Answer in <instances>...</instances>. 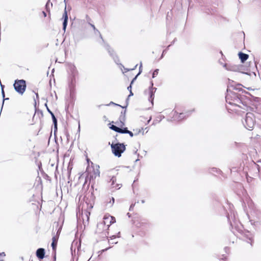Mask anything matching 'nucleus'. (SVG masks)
Returning a JSON list of instances; mask_svg holds the SVG:
<instances>
[{
  "instance_id": "6e6d98bb",
  "label": "nucleus",
  "mask_w": 261,
  "mask_h": 261,
  "mask_svg": "<svg viewBox=\"0 0 261 261\" xmlns=\"http://www.w3.org/2000/svg\"><path fill=\"white\" fill-rule=\"evenodd\" d=\"M139 160V159H137V160L135 161V162H138Z\"/></svg>"
},
{
  "instance_id": "bb28decb",
  "label": "nucleus",
  "mask_w": 261,
  "mask_h": 261,
  "mask_svg": "<svg viewBox=\"0 0 261 261\" xmlns=\"http://www.w3.org/2000/svg\"><path fill=\"white\" fill-rule=\"evenodd\" d=\"M45 106L46 107L47 110V111L48 112V113H49L50 115H51V114H53V112H52V111H51L49 110V109L47 107V104H46V103H45Z\"/></svg>"
},
{
  "instance_id": "6ab92c4d",
  "label": "nucleus",
  "mask_w": 261,
  "mask_h": 261,
  "mask_svg": "<svg viewBox=\"0 0 261 261\" xmlns=\"http://www.w3.org/2000/svg\"><path fill=\"white\" fill-rule=\"evenodd\" d=\"M94 30V33L95 35H99V37H100V38L102 39V41H103V40L102 39V36L100 33V32L96 29V30Z\"/></svg>"
},
{
  "instance_id": "c756f323",
  "label": "nucleus",
  "mask_w": 261,
  "mask_h": 261,
  "mask_svg": "<svg viewBox=\"0 0 261 261\" xmlns=\"http://www.w3.org/2000/svg\"><path fill=\"white\" fill-rule=\"evenodd\" d=\"M6 256V254L4 252L0 253V256L5 257Z\"/></svg>"
},
{
  "instance_id": "9d476101",
  "label": "nucleus",
  "mask_w": 261,
  "mask_h": 261,
  "mask_svg": "<svg viewBox=\"0 0 261 261\" xmlns=\"http://www.w3.org/2000/svg\"><path fill=\"white\" fill-rule=\"evenodd\" d=\"M107 50H108V52L109 53L110 55L113 58L115 62L116 63H117V60H118V57L115 54L114 50L110 46L108 47Z\"/></svg>"
},
{
  "instance_id": "dca6fc26",
  "label": "nucleus",
  "mask_w": 261,
  "mask_h": 261,
  "mask_svg": "<svg viewBox=\"0 0 261 261\" xmlns=\"http://www.w3.org/2000/svg\"><path fill=\"white\" fill-rule=\"evenodd\" d=\"M110 128L112 130H114V131H115V132H117V133H119V130H119L120 127H118V126H116V125H112L110 127Z\"/></svg>"
},
{
  "instance_id": "c85d7f7f",
  "label": "nucleus",
  "mask_w": 261,
  "mask_h": 261,
  "mask_svg": "<svg viewBox=\"0 0 261 261\" xmlns=\"http://www.w3.org/2000/svg\"><path fill=\"white\" fill-rule=\"evenodd\" d=\"M9 100V98H5V97H4V98H3V103H2V107L1 110H2L3 107L4 103V101H5V100Z\"/></svg>"
},
{
  "instance_id": "ea45409f",
  "label": "nucleus",
  "mask_w": 261,
  "mask_h": 261,
  "mask_svg": "<svg viewBox=\"0 0 261 261\" xmlns=\"http://www.w3.org/2000/svg\"><path fill=\"white\" fill-rule=\"evenodd\" d=\"M36 98H37V99H38V98H39V95H38V93H36Z\"/></svg>"
},
{
  "instance_id": "c9c22d12",
  "label": "nucleus",
  "mask_w": 261,
  "mask_h": 261,
  "mask_svg": "<svg viewBox=\"0 0 261 261\" xmlns=\"http://www.w3.org/2000/svg\"><path fill=\"white\" fill-rule=\"evenodd\" d=\"M50 115L51 116L52 119L56 118V117H55V116L54 113L51 114V115Z\"/></svg>"
},
{
  "instance_id": "4be33fe9",
  "label": "nucleus",
  "mask_w": 261,
  "mask_h": 261,
  "mask_svg": "<svg viewBox=\"0 0 261 261\" xmlns=\"http://www.w3.org/2000/svg\"><path fill=\"white\" fill-rule=\"evenodd\" d=\"M116 177L114 176H113L112 178L111 179V181L112 182V185H114L115 182L116 181Z\"/></svg>"
},
{
  "instance_id": "b1692460",
  "label": "nucleus",
  "mask_w": 261,
  "mask_h": 261,
  "mask_svg": "<svg viewBox=\"0 0 261 261\" xmlns=\"http://www.w3.org/2000/svg\"><path fill=\"white\" fill-rule=\"evenodd\" d=\"M99 174L100 172L98 169L96 170V171H94L95 178L97 176H99Z\"/></svg>"
},
{
  "instance_id": "58836bf2",
  "label": "nucleus",
  "mask_w": 261,
  "mask_h": 261,
  "mask_svg": "<svg viewBox=\"0 0 261 261\" xmlns=\"http://www.w3.org/2000/svg\"><path fill=\"white\" fill-rule=\"evenodd\" d=\"M134 205H131L130 207H129V211H131V209L133 208V207H134Z\"/></svg>"
},
{
  "instance_id": "de8ad7c7",
  "label": "nucleus",
  "mask_w": 261,
  "mask_h": 261,
  "mask_svg": "<svg viewBox=\"0 0 261 261\" xmlns=\"http://www.w3.org/2000/svg\"><path fill=\"white\" fill-rule=\"evenodd\" d=\"M48 5V2L47 3V4H46V9H47Z\"/></svg>"
},
{
  "instance_id": "c03bdc74",
  "label": "nucleus",
  "mask_w": 261,
  "mask_h": 261,
  "mask_svg": "<svg viewBox=\"0 0 261 261\" xmlns=\"http://www.w3.org/2000/svg\"><path fill=\"white\" fill-rule=\"evenodd\" d=\"M228 98V94H227L226 96V100H227V99Z\"/></svg>"
},
{
  "instance_id": "0e129e2a",
  "label": "nucleus",
  "mask_w": 261,
  "mask_h": 261,
  "mask_svg": "<svg viewBox=\"0 0 261 261\" xmlns=\"http://www.w3.org/2000/svg\"><path fill=\"white\" fill-rule=\"evenodd\" d=\"M0 261H3V259H0Z\"/></svg>"
},
{
  "instance_id": "a18cd8bd",
  "label": "nucleus",
  "mask_w": 261,
  "mask_h": 261,
  "mask_svg": "<svg viewBox=\"0 0 261 261\" xmlns=\"http://www.w3.org/2000/svg\"><path fill=\"white\" fill-rule=\"evenodd\" d=\"M141 133H142V135H144V129L143 130H142Z\"/></svg>"
},
{
  "instance_id": "3c124183",
  "label": "nucleus",
  "mask_w": 261,
  "mask_h": 261,
  "mask_svg": "<svg viewBox=\"0 0 261 261\" xmlns=\"http://www.w3.org/2000/svg\"><path fill=\"white\" fill-rule=\"evenodd\" d=\"M163 57V53H162V56L161 57V59H162Z\"/></svg>"
},
{
  "instance_id": "9b49d317",
  "label": "nucleus",
  "mask_w": 261,
  "mask_h": 261,
  "mask_svg": "<svg viewBox=\"0 0 261 261\" xmlns=\"http://www.w3.org/2000/svg\"><path fill=\"white\" fill-rule=\"evenodd\" d=\"M58 242V238L54 236L52 238V243L51 246L52 247L53 250L55 252L57 246Z\"/></svg>"
},
{
  "instance_id": "603ef678",
  "label": "nucleus",
  "mask_w": 261,
  "mask_h": 261,
  "mask_svg": "<svg viewBox=\"0 0 261 261\" xmlns=\"http://www.w3.org/2000/svg\"><path fill=\"white\" fill-rule=\"evenodd\" d=\"M144 202H145V201H144V200H142V203H144Z\"/></svg>"
},
{
  "instance_id": "09e8293b",
  "label": "nucleus",
  "mask_w": 261,
  "mask_h": 261,
  "mask_svg": "<svg viewBox=\"0 0 261 261\" xmlns=\"http://www.w3.org/2000/svg\"><path fill=\"white\" fill-rule=\"evenodd\" d=\"M137 66V65H135V68H133V69H132V70H134V69H135V68H136Z\"/></svg>"
},
{
  "instance_id": "2eb2a0df",
  "label": "nucleus",
  "mask_w": 261,
  "mask_h": 261,
  "mask_svg": "<svg viewBox=\"0 0 261 261\" xmlns=\"http://www.w3.org/2000/svg\"><path fill=\"white\" fill-rule=\"evenodd\" d=\"M119 133L127 134L128 132L127 127H120Z\"/></svg>"
},
{
  "instance_id": "680f3d73",
  "label": "nucleus",
  "mask_w": 261,
  "mask_h": 261,
  "mask_svg": "<svg viewBox=\"0 0 261 261\" xmlns=\"http://www.w3.org/2000/svg\"><path fill=\"white\" fill-rule=\"evenodd\" d=\"M145 131H146V133L148 132V130H146V129H145Z\"/></svg>"
},
{
  "instance_id": "49530a36",
  "label": "nucleus",
  "mask_w": 261,
  "mask_h": 261,
  "mask_svg": "<svg viewBox=\"0 0 261 261\" xmlns=\"http://www.w3.org/2000/svg\"><path fill=\"white\" fill-rule=\"evenodd\" d=\"M120 232H119L118 233L117 237H120Z\"/></svg>"
},
{
  "instance_id": "20e7f679",
  "label": "nucleus",
  "mask_w": 261,
  "mask_h": 261,
  "mask_svg": "<svg viewBox=\"0 0 261 261\" xmlns=\"http://www.w3.org/2000/svg\"><path fill=\"white\" fill-rule=\"evenodd\" d=\"M153 83L152 81L150 82V86L149 87V89L148 90L145 91L144 92L146 94H148V100L150 101L151 103L152 106L153 105V99H154V93L155 92L156 90V88H154L153 87Z\"/></svg>"
},
{
  "instance_id": "4d7b16f0",
  "label": "nucleus",
  "mask_w": 261,
  "mask_h": 261,
  "mask_svg": "<svg viewBox=\"0 0 261 261\" xmlns=\"http://www.w3.org/2000/svg\"><path fill=\"white\" fill-rule=\"evenodd\" d=\"M56 254H55V256H54V259H55V260H56Z\"/></svg>"
},
{
  "instance_id": "cd10ccee",
  "label": "nucleus",
  "mask_w": 261,
  "mask_h": 261,
  "mask_svg": "<svg viewBox=\"0 0 261 261\" xmlns=\"http://www.w3.org/2000/svg\"><path fill=\"white\" fill-rule=\"evenodd\" d=\"M241 85H239V87H236L235 88V89L237 90H238L239 91H243V89L241 87H240Z\"/></svg>"
},
{
  "instance_id": "a19ab883",
  "label": "nucleus",
  "mask_w": 261,
  "mask_h": 261,
  "mask_svg": "<svg viewBox=\"0 0 261 261\" xmlns=\"http://www.w3.org/2000/svg\"><path fill=\"white\" fill-rule=\"evenodd\" d=\"M1 86L2 90V89H4V85H2L1 84Z\"/></svg>"
},
{
  "instance_id": "37998d69",
  "label": "nucleus",
  "mask_w": 261,
  "mask_h": 261,
  "mask_svg": "<svg viewBox=\"0 0 261 261\" xmlns=\"http://www.w3.org/2000/svg\"><path fill=\"white\" fill-rule=\"evenodd\" d=\"M43 15H44V17H46V13H45V12H43Z\"/></svg>"
},
{
  "instance_id": "2f4dec72",
  "label": "nucleus",
  "mask_w": 261,
  "mask_h": 261,
  "mask_svg": "<svg viewBox=\"0 0 261 261\" xmlns=\"http://www.w3.org/2000/svg\"><path fill=\"white\" fill-rule=\"evenodd\" d=\"M89 24L91 26V27L93 28V30H96V28L94 26V25H93V24L90 23H89Z\"/></svg>"
},
{
  "instance_id": "f257e3e1",
  "label": "nucleus",
  "mask_w": 261,
  "mask_h": 261,
  "mask_svg": "<svg viewBox=\"0 0 261 261\" xmlns=\"http://www.w3.org/2000/svg\"><path fill=\"white\" fill-rule=\"evenodd\" d=\"M111 147L112 153L115 156L118 158L121 156L122 153L124 152L126 149V147L124 144L120 142H113Z\"/></svg>"
},
{
  "instance_id": "5701e85b",
  "label": "nucleus",
  "mask_w": 261,
  "mask_h": 261,
  "mask_svg": "<svg viewBox=\"0 0 261 261\" xmlns=\"http://www.w3.org/2000/svg\"><path fill=\"white\" fill-rule=\"evenodd\" d=\"M52 120H53L54 125H56L57 124H58L57 119L56 118L52 119Z\"/></svg>"
},
{
  "instance_id": "e2e57ef3",
  "label": "nucleus",
  "mask_w": 261,
  "mask_h": 261,
  "mask_svg": "<svg viewBox=\"0 0 261 261\" xmlns=\"http://www.w3.org/2000/svg\"><path fill=\"white\" fill-rule=\"evenodd\" d=\"M145 131H146V133L148 132V130H146V129H145Z\"/></svg>"
},
{
  "instance_id": "aec40b11",
  "label": "nucleus",
  "mask_w": 261,
  "mask_h": 261,
  "mask_svg": "<svg viewBox=\"0 0 261 261\" xmlns=\"http://www.w3.org/2000/svg\"><path fill=\"white\" fill-rule=\"evenodd\" d=\"M114 201H115L114 198L112 197L111 200L108 203V205H109V206L110 207L112 206L113 205Z\"/></svg>"
},
{
  "instance_id": "6e6552de",
  "label": "nucleus",
  "mask_w": 261,
  "mask_h": 261,
  "mask_svg": "<svg viewBox=\"0 0 261 261\" xmlns=\"http://www.w3.org/2000/svg\"><path fill=\"white\" fill-rule=\"evenodd\" d=\"M238 56L239 59L241 60V62L242 63H244L249 58V55L248 54H245L241 51L239 53Z\"/></svg>"
},
{
  "instance_id": "1a4fd4ad",
  "label": "nucleus",
  "mask_w": 261,
  "mask_h": 261,
  "mask_svg": "<svg viewBox=\"0 0 261 261\" xmlns=\"http://www.w3.org/2000/svg\"><path fill=\"white\" fill-rule=\"evenodd\" d=\"M104 221H103V224L106 225L107 221H110V224H111L112 223H113L116 222V220L115 217L113 216H105L103 218Z\"/></svg>"
},
{
  "instance_id": "a878e982",
  "label": "nucleus",
  "mask_w": 261,
  "mask_h": 261,
  "mask_svg": "<svg viewBox=\"0 0 261 261\" xmlns=\"http://www.w3.org/2000/svg\"><path fill=\"white\" fill-rule=\"evenodd\" d=\"M127 134H128L131 137H133L134 135H135L134 133L130 130H128V132L127 133Z\"/></svg>"
},
{
  "instance_id": "a211bd4d",
  "label": "nucleus",
  "mask_w": 261,
  "mask_h": 261,
  "mask_svg": "<svg viewBox=\"0 0 261 261\" xmlns=\"http://www.w3.org/2000/svg\"><path fill=\"white\" fill-rule=\"evenodd\" d=\"M116 238V236H112L111 237V241H109V243H111V244H117L118 243L117 241L115 242L114 241H113V239H115Z\"/></svg>"
},
{
  "instance_id": "e433bc0d",
  "label": "nucleus",
  "mask_w": 261,
  "mask_h": 261,
  "mask_svg": "<svg viewBox=\"0 0 261 261\" xmlns=\"http://www.w3.org/2000/svg\"><path fill=\"white\" fill-rule=\"evenodd\" d=\"M103 225V223H100L97 224V227H100Z\"/></svg>"
},
{
  "instance_id": "bf43d9fd",
  "label": "nucleus",
  "mask_w": 261,
  "mask_h": 261,
  "mask_svg": "<svg viewBox=\"0 0 261 261\" xmlns=\"http://www.w3.org/2000/svg\"><path fill=\"white\" fill-rule=\"evenodd\" d=\"M165 50H164L163 52V54H165Z\"/></svg>"
},
{
  "instance_id": "79ce46f5",
  "label": "nucleus",
  "mask_w": 261,
  "mask_h": 261,
  "mask_svg": "<svg viewBox=\"0 0 261 261\" xmlns=\"http://www.w3.org/2000/svg\"><path fill=\"white\" fill-rule=\"evenodd\" d=\"M108 249H109V248H106V249H105L102 250V252H104V251H106V250H108Z\"/></svg>"
},
{
  "instance_id": "4468645a",
  "label": "nucleus",
  "mask_w": 261,
  "mask_h": 261,
  "mask_svg": "<svg viewBox=\"0 0 261 261\" xmlns=\"http://www.w3.org/2000/svg\"><path fill=\"white\" fill-rule=\"evenodd\" d=\"M142 66V63H141L140 67H139V71L138 73L135 76V77L132 80V81H131L130 84L132 85L133 84V83L136 80L138 75L139 74H140L142 72V70H141Z\"/></svg>"
},
{
  "instance_id": "052dcab7",
  "label": "nucleus",
  "mask_w": 261,
  "mask_h": 261,
  "mask_svg": "<svg viewBox=\"0 0 261 261\" xmlns=\"http://www.w3.org/2000/svg\"><path fill=\"white\" fill-rule=\"evenodd\" d=\"M137 150L135 151V153H137Z\"/></svg>"
},
{
  "instance_id": "7c9ffc66",
  "label": "nucleus",
  "mask_w": 261,
  "mask_h": 261,
  "mask_svg": "<svg viewBox=\"0 0 261 261\" xmlns=\"http://www.w3.org/2000/svg\"><path fill=\"white\" fill-rule=\"evenodd\" d=\"M128 90L132 91V84H130L129 86L127 87Z\"/></svg>"
},
{
  "instance_id": "13d9d810",
  "label": "nucleus",
  "mask_w": 261,
  "mask_h": 261,
  "mask_svg": "<svg viewBox=\"0 0 261 261\" xmlns=\"http://www.w3.org/2000/svg\"><path fill=\"white\" fill-rule=\"evenodd\" d=\"M229 91V90H228V89H227V93H228Z\"/></svg>"
},
{
  "instance_id": "473e14b6",
  "label": "nucleus",
  "mask_w": 261,
  "mask_h": 261,
  "mask_svg": "<svg viewBox=\"0 0 261 261\" xmlns=\"http://www.w3.org/2000/svg\"><path fill=\"white\" fill-rule=\"evenodd\" d=\"M2 94L3 97L4 98L5 97V92H4V89H2Z\"/></svg>"
},
{
  "instance_id": "7ed1b4c3",
  "label": "nucleus",
  "mask_w": 261,
  "mask_h": 261,
  "mask_svg": "<svg viewBox=\"0 0 261 261\" xmlns=\"http://www.w3.org/2000/svg\"><path fill=\"white\" fill-rule=\"evenodd\" d=\"M243 123L247 129L249 130L252 129L255 123L254 115L251 113H247L246 115L245 121Z\"/></svg>"
},
{
  "instance_id": "39448f33",
  "label": "nucleus",
  "mask_w": 261,
  "mask_h": 261,
  "mask_svg": "<svg viewBox=\"0 0 261 261\" xmlns=\"http://www.w3.org/2000/svg\"><path fill=\"white\" fill-rule=\"evenodd\" d=\"M62 19L63 20V30L64 32L66 31V29L68 23V17L67 14V12L66 10V8H65L64 9V11L62 16Z\"/></svg>"
},
{
  "instance_id": "8fccbe9b",
  "label": "nucleus",
  "mask_w": 261,
  "mask_h": 261,
  "mask_svg": "<svg viewBox=\"0 0 261 261\" xmlns=\"http://www.w3.org/2000/svg\"><path fill=\"white\" fill-rule=\"evenodd\" d=\"M86 182H87V180L86 179V180H85V183L84 184L83 186H84L85 185V184H86Z\"/></svg>"
},
{
  "instance_id": "f03ea898",
  "label": "nucleus",
  "mask_w": 261,
  "mask_h": 261,
  "mask_svg": "<svg viewBox=\"0 0 261 261\" xmlns=\"http://www.w3.org/2000/svg\"><path fill=\"white\" fill-rule=\"evenodd\" d=\"M15 90L22 95L25 91L27 84L24 80H16L13 84Z\"/></svg>"
},
{
  "instance_id": "f8f14e48",
  "label": "nucleus",
  "mask_w": 261,
  "mask_h": 261,
  "mask_svg": "<svg viewBox=\"0 0 261 261\" xmlns=\"http://www.w3.org/2000/svg\"><path fill=\"white\" fill-rule=\"evenodd\" d=\"M194 111V110L193 109L190 111L186 112L185 113H180L179 115V120H182V119H184L185 117H186L187 116H188L189 114H187L189 113V112L191 113V112H193Z\"/></svg>"
},
{
  "instance_id": "864d4df0",
  "label": "nucleus",
  "mask_w": 261,
  "mask_h": 261,
  "mask_svg": "<svg viewBox=\"0 0 261 261\" xmlns=\"http://www.w3.org/2000/svg\"><path fill=\"white\" fill-rule=\"evenodd\" d=\"M237 100H238H238H240V98H239V97H238V96H237Z\"/></svg>"
},
{
  "instance_id": "5fc2aeb1",
  "label": "nucleus",
  "mask_w": 261,
  "mask_h": 261,
  "mask_svg": "<svg viewBox=\"0 0 261 261\" xmlns=\"http://www.w3.org/2000/svg\"><path fill=\"white\" fill-rule=\"evenodd\" d=\"M121 108H124V107H122V106H121ZM125 107H127V106H125Z\"/></svg>"
},
{
  "instance_id": "393cba45",
  "label": "nucleus",
  "mask_w": 261,
  "mask_h": 261,
  "mask_svg": "<svg viewBox=\"0 0 261 261\" xmlns=\"http://www.w3.org/2000/svg\"><path fill=\"white\" fill-rule=\"evenodd\" d=\"M111 105H115V106H117L121 107V106H120V105H119L118 104L115 103H114L113 101L110 102V103L108 104V105H107V106H110Z\"/></svg>"
},
{
  "instance_id": "412c9836",
  "label": "nucleus",
  "mask_w": 261,
  "mask_h": 261,
  "mask_svg": "<svg viewBox=\"0 0 261 261\" xmlns=\"http://www.w3.org/2000/svg\"><path fill=\"white\" fill-rule=\"evenodd\" d=\"M158 73H159V69H155L152 73V78H154L158 75Z\"/></svg>"
},
{
  "instance_id": "f3484780",
  "label": "nucleus",
  "mask_w": 261,
  "mask_h": 261,
  "mask_svg": "<svg viewBox=\"0 0 261 261\" xmlns=\"http://www.w3.org/2000/svg\"><path fill=\"white\" fill-rule=\"evenodd\" d=\"M143 130V128H142L141 129H134L133 131L134 132L135 135H137L141 133L142 130Z\"/></svg>"
},
{
  "instance_id": "423d86ee",
  "label": "nucleus",
  "mask_w": 261,
  "mask_h": 261,
  "mask_svg": "<svg viewBox=\"0 0 261 261\" xmlns=\"http://www.w3.org/2000/svg\"><path fill=\"white\" fill-rule=\"evenodd\" d=\"M45 249L43 248H38L36 252V256L40 260L44 258L45 256Z\"/></svg>"
},
{
  "instance_id": "ddd939ff",
  "label": "nucleus",
  "mask_w": 261,
  "mask_h": 261,
  "mask_svg": "<svg viewBox=\"0 0 261 261\" xmlns=\"http://www.w3.org/2000/svg\"><path fill=\"white\" fill-rule=\"evenodd\" d=\"M126 111L125 110L123 112H121V115L120 116L119 119L120 123L122 124L121 125H124V121H125V115Z\"/></svg>"
},
{
  "instance_id": "0eeeda50",
  "label": "nucleus",
  "mask_w": 261,
  "mask_h": 261,
  "mask_svg": "<svg viewBox=\"0 0 261 261\" xmlns=\"http://www.w3.org/2000/svg\"><path fill=\"white\" fill-rule=\"evenodd\" d=\"M224 67H225L226 69L227 70L234 71V72L239 71V70L240 69V67H241V66H238V65H229L227 66L226 64H225Z\"/></svg>"
},
{
  "instance_id": "72a5a7b5",
  "label": "nucleus",
  "mask_w": 261,
  "mask_h": 261,
  "mask_svg": "<svg viewBox=\"0 0 261 261\" xmlns=\"http://www.w3.org/2000/svg\"><path fill=\"white\" fill-rule=\"evenodd\" d=\"M54 132H55L57 130V124L56 125H54Z\"/></svg>"
},
{
  "instance_id": "4c0bfd02",
  "label": "nucleus",
  "mask_w": 261,
  "mask_h": 261,
  "mask_svg": "<svg viewBox=\"0 0 261 261\" xmlns=\"http://www.w3.org/2000/svg\"><path fill=\"white\" fill-rule=\"evenodd\" d=\"M224 249H225V252L227 253V250H228L229 248L228 247H225Z\"/></svg>"
},
{
  "instance_id": "f704fd0d",
  "label": "nucleus",
  "mask_w": 261,
  "mask_h": 261,
  "mask_svg": "<svg viewBox=\"0 0 261 261\" xmlns=\"http://www.w3.org/2000/svg\"><path fill=\"white\" fill-rule=\"evenodd\" d=\"M129 92H130V93H129V95H128V98L130 96H131L133 95V93L132 91H129Z\"/></svg>"
}]
</instances>
